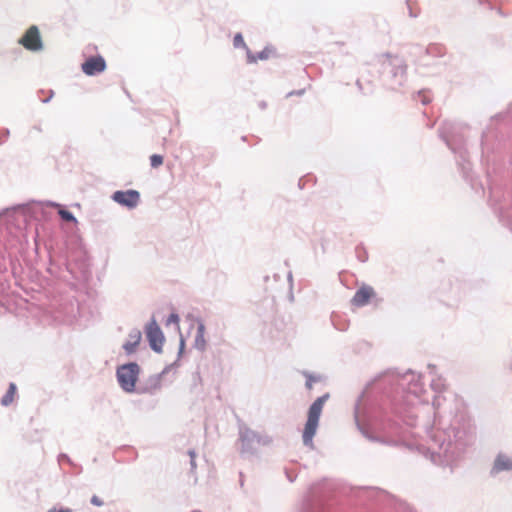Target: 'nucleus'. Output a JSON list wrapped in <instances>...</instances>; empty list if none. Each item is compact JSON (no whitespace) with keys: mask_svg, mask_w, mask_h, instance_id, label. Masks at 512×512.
Returning a JSON list of instances; mask_svg holds the SVG:
<instances>
[{"mask_svg":"<svg viewBox=\"0 0 512 512\" xmlns=\"http://www.w3.org/2000/svg\"><path fill=\"white\" fill-rule=\"evenodd\" d=\"M48 512H72V510L69 508H65V509H60V510L53 509V510H49Z\"/></svg>","mask_w":512,"mask_h":512,"instance_id":"aec40b11","label":"nucleus"},{"mask_svg":"<svg viewBox=\"0 0 512 512\" xmlns=\"http://www.w3.org/2000/svg\"><path fill=\"white\" fill-rule=\"evenodd\" d=\"M112 199L118 204L132 209L138 205L140 201V194L136 190L116 191L114 192Z\"/></svg>","mask_w":512,"mask_h":512,"instance_id":"39448f33","label":"nucleus"},{"mask_svg":"<svg viewBox=\"0 0 512 512\" xmlns=\"http://www.w3.org/2000/svg\"><path fill=\"white\" fill-rule=\"evenodd\" d=\"M163 161H164L163 157L158 154H153L150 157V163L153 168H158L159 166H161L163 164Z\"/></svg>","mask_w":512,"mask_h":512,"instance_id":"4468645a","label":"nucleus"},{"mask_svg":"<svg viewBox=\"0 0 512 512\" xmlns=\"http://www.w3.org/2000/svg\"><path fill=\"white\" fill-rule=\"evenodd\" d=\"M19 43L30 51L41 50L43 45L38 27L30 26L19 40Z\"/></svg>","mask_w":512,"mask_h":512,"instance_id":"7ed1b4c3","label":"nucleus"},{"mask_svg":"<svg viewBox=\"0 0 512 512\" xmlns=\"http://www.w3.org/2000/svg\"><path fill=\"white\" fill-rule=\"evenodd\" d=\"M53 207L57 208L58 209V214L60 215V217L64 220V221H67V222H74L76 223L77 220L76 218L74 217V215L67 211L66 209H64L60 204L58 203H53L52 204Z\"/></svg>","mask_w":512,"mask_h":512,"instance_id":"9b49d317","label":"nucleus"},{"mask_svg":"<svg viewBox=\"0 0 512 512\" xmlns=\"http://www.w3.org/2000/svg\"><path fill=\"white\" fill-rule=\"evenodd\" d=\"M328 397H329V395L325 394V395L317 398L309 408L307 422L305 424L303 434H302L303 443L306 446H309V447L313 446V437L316 434L318 424H319L320 415L322 413L323 406H324L326 400L328 399Z\"/></svg>","mask_w":512,"mask_h":512,"instance_id":"f257e3e1","label":"nucleus"},{"mask_svg":"<svg viewBox=\"0 0 512 512\" xmlns=\"http://www.w3.org/2000/svg\"><path fill=\"white\" fill-rule=\"evenodd\" d=\"M271 51L268 49H264L258 54H252L250 51L247 52V59L249 63H256L258 60H266L268 59Z\"/></svg>","mask_w":512,"mask_h":512,"instance_id":"f8f14e48","label":"nucleus"},{"mask_svg":"<svg viewBox=\"0 0 512 512\" xmlns=\"http://www.w3.org/2000/svg\"><path fill=\"white\" fill-rule=\"evenodd\" d=\"M493 469L496 472L512 469V461L506 456H498Z\"/></svg>","mask_w":512,"mask_h":512,"instance_id":"1a4fd4ad","label":"nucleus"},{"mask_svg":"<svg viewBox=\"0 0 512 512\" xmlns=\"http://www.w3.org/2000/svg\"><path fill=\"white\" fill-rule=\"evenodd\" d=\"M170 323H175V324H178L179 323V316L175 313H172L168 320H167V324H170Z\"/></svg>","mask_w":512,"mask_h":512,"instance_id":"f3484780","label":"nucleus"},{"mask_svg":"<svg viewBox=\"0 0 512 512\" xmlns=\"http://www.w3.org/2000/svg\"><path fill=\"white\" fill-rule=\"evenodd\" d=\"M138 374L139 366L136 363H129L121 366L117 370V378L120 386L126 392L134 391Z\"/></svg>","mask_w":512,"mask_h":512,"instance_id":"f03ea898","label":"nucleus"},{"mask_svg":"<svg viewBox=\"0 0 512 512\" xmlns=\"http://www.w3.org/2000/svg\"><path fill=\"white\" fill-rule=\"evenodd\" d=\"M91 503H92L94 506H97V507H100V506H103V505H104L103 500H102L100 497L96 496V495H94V496L91 498Z\"/></svg>","mask_w":512,"mask_h":512,"instance_id":"dca6fc26","label":"nucleus"},{"mask_svg":"<svg viewBox=\"0 0 512 512\" xmlns=\"http://www.w3.org/2000/svg\"><path fill=\"white\" fill-rule=\"evenodd\" d=\"M190 455H191L192 459L195 457L194 452H190Z\"/></svg>","mask_w":512,"mask_h":512,"instance_id":"412c9836","label":"nucleus"},{"mask_svg":"<svg viewBox=\"0 0 512 512\" xmlns=\"http://www.w3.org/2000/svg\"><path fill=\"white\" fill-rule=\"evenodd\" d=\"M146 335L150 344V347L155 351L160 353L162 351V347L165 341L164 335L158 326V324L153 320L149 323L146 329Z\"/></svg>","mask_w":512,"mask_h":512,"instance_id":"20e7f679","label":"nucleus"},{"mask_svg":"<svg viewBox=\"0 0 512 512\" xmlns=\"http://www.w3.org/2000/svg\"><path fill=\"white\" fill-rule=\"evenodd\" d=\"M82 71L89 76L101 73L106 68V62L102 56H93L88 58L82 64Z\"/></svg>","mask_w":512,"mask_h":512,"instance_id":"0eeeda50","label":"nucleus"},{"mask_svg":"<svg viewBox=\"0 0 512 512\" xmlns=\"http://www.w3.org/2000/svg\"><path fill=\"white\" fill-rule=\"evenodd\" d=\"M235 47H245V42L241 34H236L233 39Z\"/></svg>","mask_w":512,"mask_h":512,"instance_id":"2eb2a0df","label":"nucleus"},{"mask_svg":"<svg viewBox=\"0 0 512 512\" xmlns=\"http://www.w3.org/2000/svg\"><path fill=\"white\" fill-rule=\"evenodd\" d=\"M16 392H17L16 385L14 383H10L6 394L1 399V404L4 406L10 405L15 399Z\"/></svg>","mask_w":512,"mask_h":512,"instance_id":"9d476101","label":"nucleus"},{"mask_svg":"<svg viewBox=\"0 0 512 512\" xmlns=\"http://www.w3.org/2000/svg\"><path fill=\"white\" fill-rule=\"evenodd\" d=\"M204 334H205V326L202 323H200L197 327V335H196V339H195V345L199 349H204V347H205Z\"/></svg>","mask_w":512,"mask_h":512,"instance_id":"ddd939ff","label":"nucleus"},{"mask_svg":"<svg viewBox=\"0 0 512 512\" xmlns=\"http://www.w3.org/2000/svg\"><path fill=\"white\" fill-rule=\"evenodd\" d=\"M316 381V379L313 376H309L306 381V387L311 390L313 387V383Z\"/></svg>","mask_w":512,"mask_h":512,"instance_id":"a211bd4d","label":"nucleus"},{"mask_svg":"<svg viewBox=\"0 0 512 512\" xmlns=\"http://www.w3.org/2000/svg\"><path fill=\"white\" fill-rule=\"evenodd\" d=\"M375 290L368 285L361 286L354 294L351 303L355 307H362L376 299Z\"/></svg>","mask_w":512,"mask_h":512,"instance_id":"423d86ee","label":"nucleus"},{"mask_svg":"<svg viewBox=\"0 0 512 512\" xmlns=\"http://www.w3.org/2000/svg\"><path fill=\"white\" fill-rule=\"evenodd\" d=\"M141 341V332L139 330H135L129 335V340L123 345L124 350L131 354L135 352L136 347Z\"/></svg>","mask_w":512,"mask_h":512,"instance_id":"6e6552de","label":"nucleus"},{"mask_svg":"<svg viewBox=\"0 0 512 512\" xmlns=\"http://www.w3.org/2000/svg\"><path fill=\"white\" fill-rule=\"evenodd\" d=\"M303 94H304V90H299V91H297V92H290L287 96H288V97H290V96H292V95H298V96H300V95H303Z\"/></svg>","mask_w":512,"mask_h":512,"instance_id":"6ab92c4d","label":"nucleus"}]
</instances>
